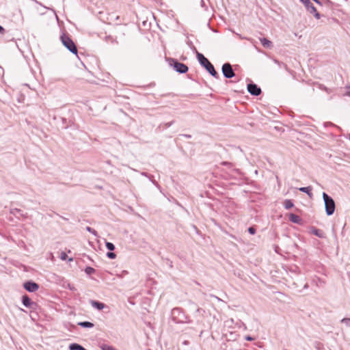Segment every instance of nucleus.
<instances>
[{"instance_id":"14","label":"nucleus","mask_w":350,"mask_h":350,"mask_svg":"<svg viewBox=\"0 0 350 350\" xmlns=\"http://www.w3.org/2000/svg\"><path fill=\"white\" fill-rule=\"evenodd\" d=\"M10 214L13 215L17 218H20L21 217H24L25 215L22 210L18 208H12L10 210Z\"/></svg>"},{"instance_id":"1","label":"nucleus","mask_w":350,"mask_h":350,"mask_svg":"<svg viewBox=\"0 0 350 350\" xmlns=\"http://www.w3.org/2000/svg\"><path fill=\"white\" fill-rule=\"evenodd\" d=\"M197 59L200 64L204 67L206 70L214 78L218 79L219 74L215 70L214 66L211 63V62L202 53L197 52L196 55Z\"/></svg>"},{"instance_id":"50","label":"nucleus","mask_w":350,"mask_h":350,"mask_svg":"<svg viewBox=\"0 0 350 350\" xmlns=\"http://www.w3.org/2000/svg\"><path fill=\"white\" fill-rule=\"evenodd\" d=\"M67 127H68V126H67V125H64V126H62V128H64V129H66Z\"/></svg>"},{"instance_id":"23","label":"nucleus","mask_w":350,"mask_h":350,"mask_svg":"<svg viewBox=\"0 0 350 350\" xmlns=\"http://www.w3.org/2000/svg\"><path fill=\"white\" fill-rule=\"evenodd\" d=\"M314 10L313 11L312 10H310V11H308L310 14H312L314 15V16L315 17V18L317 19H319L321 18V15L320 14L317 12L316 8L314 7Z\"/></svg>"},{"instance_id":"40","label":"nucleus","mask_w":350,"mask_h":350,"mask_svg":"<svg viewBox=\"0 0 350 350\" xmlns=\"http://www.w3.org/2000/svg\"><path fill=\"white\" fill-rule=\"evenodd\" d=\"M245 340H248V341H252V340H254V338H253L252 336H247L245 337Z\"/></svg>"},{"instance_id":"10","label":"nucleus","mask_w":350,"mask_h":350,"mask_svg":"<svg viewBox=\"0 0 350 350\" xmlns=\"http://www.w3.org/2000/svg\"><path fill=\"white\" fill-rule=\"evenodd\" d=\"M310 232L319 238L323 239L325 237V232L323 230L318 229L314 226H312L310 228Z\"/></svg>"},{"instance_id":"24","label":"nucleus","mask_w":350,"mask_h":350,"mask_svg":"<svg viewBox=\"0 0 350 350\" xmlns=\"http://www.w3.org/2000/svg\"><path fill=\"white\" fill-rule=\"evenodd\" d=\"M85 229L87 231L94 234L95 237H98V233L94 229L92 228L90 226H87Z\"/></svg>"},{"instance_id":"20","label":"nucleus","mask_w":350,"mask_h":350,"mask_svg":"<svg viewBox=\"0 0 350 350\" xmlns=\"http://www.w3.org/2000/svg\"><path fill=\"white\" fill-rule=\"evenodd\" d=\"M284 206L286 209H290L294 206V204L291 200H285L284 202Z\"/></svg>"},{"instance_id":"46","label":"nucleus","mask_w":350,"mask_h":350,"mask_svg":"<svg viewBox=\"0 0 350 350\" xmlns=\"http://www.w3.org/2000/svg\"><path fill=\"white\" fill-rule=\"evenodd\" d=\"M211 297H214V298H215V299H217L218 301H221V299H219V297H217V296H215V295H211Z\"/></svg>"},{"instance_id":"7","label":"nucleus","mask_w":350,"mask_h":350,"mask_svg":"<svg viewBox=\"0 0 350 350\" xmlns=\"http://www.w3.org/2000/svg\"><path fill=\"white\" fill-rule=\"evenodd\" d=\"M247 89L251 95L255 96H259L262 92L260 88L253 82L247 85Z\"/></svg>"},{"instance_id":"42","label":"nucleus","mask_w":350,"mask_h":350,"mask_svg":"<svg viewBox=\"0 0 350 350\" xmlns=\"http://www.w3.org/2000/svg\"><path fill=\"white\" fill-rule=\"evenodd\" d=\"M4 32H5V29L1 25H0V33L3 34V33H4Z\"/></svg>"},{"instance_id":"25","label":"nucleus","mask_w":350,"mask_h":350,"mask_svg":"<svg viewBox=\"0 0 350 350\" xmlns=\"http://www.w3.org/2000/svg\"><path fill=\"white\" fill-rule=\"evenodd\" d=\"M106 256L109 259H115L116 257V254L114 252H112V251H109L106 254Z\"/></svg>"},{"instance_id":"22","label":"nucleus","mask_w":350,"mask_h":350,"mask_svg":"<svg viewBox=\"0 0 350 350\" xmlns=\"http://www.w3.org/2000/svg\"><path fill=\"white\" fill-rule=\"evenodd\" d=\"M85 272L87 275H91L96 272V270L92 267H86L85 269Z\"/></svg>"},{"instance_id":"43","label":"nucleus","mask_w":350,"mask_h":350,"mask_svg":"<svg viewBox=\"0 0 350 350\" xmlns=\"http://www.w3.org/2000/svg\"><path fill=\"white\" fill-rule=\"evenodd\" d=\"M347 89L348 90L347 92L346 93V95L350 96V86H347Z\"/></svg>"},{"instance_id":"21","label":"nucleus","mask_w":350,"mask_h":350,"mask_svg":"<svg viewBox=\"0 0 350 350\" xmlns=\"http://www.w3.org/2000/svg\"><path fill=\"white\" fill-rule=\"evenodd\" d=\"M105 247L109 251H113L116 248L114 244L111 242H106Z\"/></svg>"},{"instance_id":"44","label":"nucleus","mask_w":350,"mask_h":350,"mask_svg":"<svg viewBox=\"0 0 350 350\" xmlns=\"http://www.w3.org/2000/svg\"><path fill=\"white\" fill-rule=\"evenodd\" d=\"M312 1H314L317 4L322 5V3L319 0H312Z\"/></svg>"},{"instance_id":"30","label":"nucleus","mask_w":350,"mask_h":350,"mask_svg":"<svg viewBox=\"0 0 350 350\" xmlns=\"http://www.w3.org/2000/svg\"><path fill=\"white\" fill-rule=\"evenodd\" d=\"M148 178L152 183V184H154L157 187H159L157 182L153 179V176L150 175V177H148Z\"/></svg>"},{"instance_id":"15","label":"nucleus","mask_w":350,"mask_h":350,"mask_svg":"<svg viewBox=\"0 0 350 350\" xmlns=\"http://www.w3.org/2000/svg\"><path fill=\"white\" fill-rule=\"evenodd\" d=\"M303 4L305 5L308 11L310 10H314V6L310 0H299Z\"/></svg>"},{"instance_id":"13","label":"nucleus","mask_w":350,"mask_h":350,"mask_svg":"<svg viewBox=\"0 0 350 350\" xmlns=\"http://www.w3.org/2000/svg\"><path fill=\"white\" fill-rule=\"evenodd\" d=\"M261 44L267 49H271L273 46L272 42L266 38H260Z\"/></svg>"},{"instance_id":"34","label":"nucleus","mask_w":350,"mask_h":350,"mask_svg":"<svg viewBox=\"0 0 350 350\" xmlns=\"http://www.w3.org/2000/svg\"><path fill=\"white\" fill-rule=\"evenodd\" d=\"M221 165H224V166H228V167H231L232 165V164L230 162H228V161H223L221 163Z\"/></svg>"},{"instance_id":"2","label":"nucleus","mask_w":350,"mask_h":350,"mask_svg":"<svg viewBox=\"0 0 350 350\" xmlns=\"http://www.w3.org/2000/svg\"><path fill=\"white\" fill-rule=\"evenodd\" d=\"M172 320L176 323H189L187 321L188 317L185 314L183 310L180 308H174L171 312Z\"/></svg>"},{"instance_id":"45","label":"nucleus","mask_w":350,"mask_h":350,"mask_svg":"<svg viewBox=\"0 0 350 350\" xmlns=\"http://www.w3.org/2000/svg\"><path fill=\"white\" fill-rule=\"evenodd\" d=\"M303 288H304V289H307V288H308V283H306V284L304 285Z\"/></svg>"},{"instance_id":"37","label":"nucleus","mask_w":350,"mask_h":350,"mask_svg":"<svg viewBox=\"0 0 350 350\" xmlns=\"http://www.w3.org/2000/svg\"><path fill=\"white\" fill-rule=\"evenodd\" d=\"M68 287L70 291H76V288L73 285L68 284Z\"/></svg>"},{"instance_id":"39","label":"nucleus","mask_w":350,"mask_h":350,"mask_svg":"<svg viewBox=\"0 0 350 350\" xmlns=\"http://www.w3.org/2000/svg\"><path fill=\"white\" fill-rule=\"evenodd\" d=\"M141 174L144 176H146V177H150V174H148L147 172H142L141 173Z\"/></svg>"},{"instance_id":"27","label":"nucleus","mask_w":350,"mask_h":350,"mask_svg":"<svg viewBox=\"0 0 350 350\" xmlns=\"http://www.w3.org/2000/svg\"><path fill=\"white\" fill-rule=\"evenodd\" d=\"M247 231L250 234H254L256 232V228L254 226L249 227Z\"/></svg>"},{"instance_id":"36","label":"nucleus","mask_w":350,"mask_h":350,"mask_svg":"<svg viewBox=\"0 0 350 350\" xmlns=\"http://www.w3.org/2000/svg\"><path fill=\"white\" fill-rule=\"evenodd\" d=\"M174 121H171L170 122L165 123V128H169L170 126H171L174 124Z\"/></svg>"},{"instance_id":"17","label":"nucleus","mask_w":350,"mask_h":350,"mask_svg":"<svg viewBox=\"0 0 350 350\" xmlns=\"http://www.w3.org/2000/svg\"><path fill=\"white\" fill-rule=\"evenodd\" d=\"M77 325L83 328H92L94 326V323L90 321H81Z\"/></svg>"},{"instance_id":"51","label":"nucleus","mask_w":350,"mask_h":350,"mask_svg":"<svg viewBox=\"0 0 350 350\" xmlns=\"http://www.w3.org/2000/svg\"><path fill=\"white\" fill-rule=\"evenodd\" d=\"M69 261H72V258H69L68 260Z\"/></svg>"},{"instance_id":"26","label":"nucleus","mask_w":350,"mask_h":350,"mask_svg":"<svg viewBox=\"0 0 350 350\" xmlns=\"http://www.w3.org/2000/svg\"><path fill=\"white\" fill-rule=\"evenodd\" d=\"M341 323H344L347 327H350V318H343Z\"/></svg>"},{"instance_id":"18","label":"nucleus","mask_w":350,"mask_h":350,"mask_svg":"<svg viewBox=\"0 0 350 350\" xmlns=\"http://www.w3.org/2000/svg\"><path fill=\"white\" fill-rule=\"evenodd\" d=\"M189 305L190 306H191L192 308H193L194 309H196V313H198L200 316L203 317L204 313H205V310L201 308H196V305L192 301H190L189 302Z\"/></svg>"},{"instance_id":"29","label":"nucleus","mask_w":350,"mask_h":350,"mask_svg":"<svg viewBox=\"0 0 350 350\" xmlns=\"http://www.w3.org/2000/svg\"><path fill=\"white\" fill-rule=\"evenodd\" d=\"M67 258H68V255H67L65 252H62L61 253V254H60V258H61L62 260H66V259H67Z\"/></svg>"},{"instance_id":"19","label":"nucleus","mask_w":350,"mask_h":350,"mask_svg":"<svg viewBox=\"0 0 350 350\" xmlns=\"http://www.w3.org/2000/svg\"><path fill=\"white\" fill-rule=\"evenodd\" d=\"M70 350H87L83 346L78 343H72L69 346Z\"/></svg>"},{"instance_id":"3","label":"nucleus","mask_w":350,"mask_h":350,"mask_svg":"<svg viewBox=\"0 0 350 350\" xmlns=\"http://www.w3.org/2000/svg\"><path fill=\"white\" fill-rule=\"evenodd\" d=\"M63 45L72 53L77 55V48L68 34L63 33L60 36Z\"/></svg>"},{"instance_id":"38","label":"nucleus","mask_w":350,"mask_h":350,"mask_svg":"<svg viewBox=\"0 0 350 350\" xmlns=\"http://www.w3.org/2000/svg\"><path fill=\"white\" fill-rule=\"evenodd\" d=\"M180 136L185 137L186 138L190 139L191 138V135L189 134H180Z\"/></svg>"},{"instance_id":"8","label":"nucleus","mask_w":350,"mask_h":350,"mask_svg":"<svg viewBox=\"0 0 350 350\" xmlns=\"http://www.w3.org/2000/svg\"><path fill=\"white\" fill-rule=\"evenodd\" d=\"M23 286V288L29 293L36 292L39 288V285L32 280H28L24 282Z\"/></svg>"},{"instance_id":"48","label":"nucleus","mask_w":350,"mask_h":350,"mask_svg":"<svg viewBox=\"0 0 350 350\" xmlns=\"http://www.w3.org/2000/svg\"><path fill=\"white\" fill-rule=\"evenodd\" d=\"M61 119L62 120L63 124H64V123L66 122V119L64 118H62Z\"/></svg>"},{"instance_id":"28","label":"nucleus","mask_w":350,"mask_h":350,"mask_svg":"<svg viewBox=\"0 0 350 350\" xmlns=\"http://www.w3.org/2000/svg\"><path fill=\"white\" fill-rule=\"evenodd\" d=\"M103 350H116L112 346L105 345L103 347Z\"/></svg>"},{"instance_id":"32","label":"nucleus","mask_w":350,"mask_h":350,"mask_svg":"<svg viewBox=\"0 0 350 350\" xmlns=\"http://www.w3.org/2000/svg\"><path fill=\"white\" fill-rule=\"evenodd\" d=\"M148 178L152 183V184H154L157 187H159L157 182L153 179V176L150 175V177H148Z\"/></svg>"},{"instance_id":"35","label":"nucleus","mask_w":350,"mask_h":350,"mask_svg":"<svg viewBox=\"0 0 350 350\" xmlns=\"http://www.w3.org/2000/svg\"><path fill=\"white\" fill-rule=\"evenodd\" d=\"M166 265H167L170 268H172V267H173L172 262L171 260H170L169 259H167V260H166Z\"/></svg>"},{"instance_id":"33","label":"nucleus","mask_w":350,"mask_h":350,"mask_svg":"<svg viewBox=\"0 0 350 350\" xmlns=\"http://www.w3.org/2000/svg\"><path fill=\"white\" fill-rule=\"evenodd\" d=\"M148 178L152 183V184H154L157 187H159L157 182L153 179V176L150 175V177H148Z\"/></svg>"},{"instance_id":"47","label":"nucleus","mask_w":350,"mask_h":350,"mask_svg":"<svg viewBox=\"0 0 350 350\" xmlns=\"http://www.w3.org/2000/svg\"><path fill=\"white\" fill-rule=\"evenodd\" d=\"M293 286H294L295 288L299 287L298 284L296 282H295L293 283Z\"/></svg>"},{"instance_id":"41","label":"nucleus","mask_w":350,"mask_h":350,"mask_svg":"<svg viewBox=\"0 0 350 350\" xmlns=\"http://www.w3.org/2000/svg\"><path fill=\"white\" fill-rule=\"evenodd\" d=\"M200 5L202 8H206V5H205V3H204V0H201L200 1Z\"/></svg>"},{"instance_id":"31","label":"nucleus","mask_w":350,"mask_h":350,"mask_svg":"<svg viewBox=\"0 0 350 350\" xmlns=\"http://www.w3.org/2000/svg\"><path fill=\"white\" fill-rule=\"evenodd\" d=\"M148 178L152 183V184H154L157 187H159L157 182L153 179V176L150 175V177H148Z\"/></svg>"},{"instance_id":"49","label":"nucleus","mask_w":350,"mask_h":350,"mask_svg":"<svg viewBox=\"0 0 350 350\" xmlns=\"http://www.w3.org/2000/svg\"><path fill=\"white\" fill-rule=\"evenodd\" d=\"M284 67L285 68V69L286 70H288V67H287V66L286 64H284Z\"/></svg>"},{"instance_id":"6","label":"nucleus","mask_w":350,"mask_h":350,"mask_svg":"<svg viewBox=\"0 0 350 350\" xmlns=\"http://www.w3.org/2000/svg\"><path fill=\"white\" fill-rule=\"evenodd\" d=\"M223 75L226 79H232L235 76V72L232 69V65L228 63H224L221 67Z\"/></svg>"},{"instance_id":"4","label":"nucleus","mask_w":350,"mask_h":350,"mask_svg":"<svg viewBox=\"0 0 350 350\" xmlns=\"http://www.w3.org/2000/svg\"><path fill=\"white\" fill-rule=\"evenodd\" d=\"M323 199L325 203V208L327 215L330 216L333 215L336 208L334 200L325 192L323 193Z\"/></svg>"},{"instance_id":"5","label":"nucleus","mask_w":350,"mask_h":350,"mask_svg":"<svg viewBox=\"0 0 350 350\" xmlns=\"http://www.w3.org/2000/svg\"><path fill=\"white\" fill-rule=\"evenodd\" d=\"M167 61L168 62L169 65L172 67L174 70L178 73L185 74L189 70V68L186 64L180 62L176 59L170 57L167 59Z\"/></svg>"},{"instance_id":"9","label":"nucleus","mask_w":350,"mask_h":350,"mask_svg":"<svg viewBox=\"0 0 350 350\" xmlns=\"http://www.w3.org/2000/svg\"><path fill=\"white\" fill-rule=\"evenodd\" d=\"M21 301L23 306L26 308L34 309L37 306V304L33 301L27 295H23Z\"/></svg>"},{"instance_id":"12","label":"nucleus","mask_w":350,"mask_h":350,"mask_svg":"<svg viewBox=\"0 0 350 350\" xmlns=\"http://www.w3.org/2000/svg\"><path fill=\"white\" fill-rule=\"evenodd\" d=\"M288 219L290 221L294 224H302V219L301 218L298 216L297 215H295L294 213H290L288 215Z\"/></svg>"},{"instance_id":"11","label":"nucleus","mask_w":350,"mask_h":350,"mask_svg":"<svg viewBox=\"0 0 350 350\" xmlns=\"http://www.w3.org/2000/svg\"><path fill=\"white\" fill-rule=\"evenodd\" d=\"M90 304L93 308H94L98 310H101L106 307V305L104 303L96 301V300L92 299L90 301Z\"/></svg>"},{"instance_id":"16","label":"nucleus","mask_w":350,"mask_h":350,"mask_svg":"<svg viewBox=\"0 0 350 350\" xmlns=\"http://www.w3.org/2000/svg\"><path fill=\"white\" fill-rule=\"evenodd\" d=\"M299 190L301 192L306 193L310 198L312 197V187H303L299 188Z\"/></svg>"}]
</instances>
